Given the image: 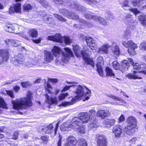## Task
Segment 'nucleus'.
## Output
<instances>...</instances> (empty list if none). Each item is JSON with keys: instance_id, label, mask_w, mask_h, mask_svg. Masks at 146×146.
<instances>
[{"instance_id": "f257e3e1", "label": "nucleus", "mask_w": 146, "mask_h": 146, "mask_svg": "<svg viewBox=\"0 0 146 146\" xmlns=\"http://www.w3.org/2000/svg\"><path fill=\"white\" fill-rule=\"evenodd\" d=\"M69 84H72V85L69 86L73 87V89L76 90L74 91V92L77 94L76 96H74L73 98L70 102H62L61 104L63 106H66L73 104L75 103L76 101L80 100L81 97L83 96L86 97V95L85 96V94L84 92V88L81 86H76V85L77 83L76 82H67Z\"/></svg>"}, {"instance_id": "f03ea898", "label": "nucleus", "mask_w": 146, "mask_h": 146, "mask_svg": "<svg viewBox=\"0 0 146 146\" xmlns=\"http://www.w3.org/2000/svg\"><path fill=\"white\" fill-rule=\"evenodd\" d=\"M32 98V94L29 92L26 97L13 101L12 103L14 108L17 110L22 109H25L27 107L32 106L33 105Z\"/></svg>"}, {"instance_id": "7ed1b4c3", "label": "nucleus", "mask_w": 146, "mask_h": 146, "mask_svg": "<svg viewBox=\"0 0 146 146\" xmlns=\"http://www.w3.org/2000/svg\"><path fill=\"white\" fill-rule=\"evenodd\" d=\"M73 49L76 56L78 57L82 56L85 61V63L87 64H89L92 67L94 66V63L92 59L90 58L88 56L91 53V52L88 50H80L79 47L78 45H74L73 46Z\"/></svg>"}, {"instance_id": "20e7f679", "label": "nucleus", "mask_w": 146, "mask_h": 146, "mask_svg": "<svg viewBox=\"0 0 146 146\" xmlns=\"http://www.w3.org/2000/svg\"><path fill=\"white\" fill-rule=\"evenodd\" d=\"M64 49L65 52H63L62 50L59 47L54 46L51 52L56 57H59L61 54L63 57L61 60L64 62L66 60H68L71 57L73 56V53L71 50L69 48H65Z\"/></svg>"}, {"instance_id": "39448f33", "label": "nucleus", "mask_w": 146, "mask_h": 146, "mask_svg": "<svg viewBox=\"0 0 146 146\" xmlns=\"http://www.w3.org/2000/svg\"><path fill=\"white\" fill-rule=\"evenodd\" d=\"M145 66L144 70L139 71H134L133 74H129L126 75V76L130 79H142L145 76H146V64L143 62L141 64Z\"/></svg>"}, {"instance_id": "423d86ee", "label": "nucleus", "mask_w": 146, "mask_h": 146, "mask_svg": "<svg viewBox=\"0 0 146 146\" xmlns=\"http://www.w3.org/2000/svg\"><path fill=\"white\" fill-rule=\"evenodd\" d=\"M47 39L60 43H62L64 41L66 44H68L71 42V40L69 37H62L59 33L56 34L54 36H48L47 37Z\"/></svg>"}, {"instance_id": "0eeeda50", "label": "nucleus", "mask_w": 146, "mask_h": 146, "mask_svg": "<svg viewBox=\"0 0 146 146\" xmlns=\"http://www.w3.org/2000/svg\"><path fill=\"white\" fill-rule=\"evenodd\" d=\"M122 44L125 47L129 48L128 51L129 54L132 55L136 54L135 49L137 48L138 47L136 44L134 43L132 40H130L127 42H123Z\"/></svg>"}, {"instance_id": "6e6552de", "label": "nucleus", "mask_w": 146, "mask_h": 146, "mask_svg": "<svg viewBox=\"0 0 146 146\" xmlns=\"http://www.w3.org/2000/svg\"><path fill=\"white\" fill-rule=\"evenodd\" d=\"M0 55L1 57L0 59V65H1L6 62L9 58V50L0 48Z\"/></svg>"}, {"instance_id": "1a4fd4ad", "label": "nucleus", "mask_w": 146, "mask_h": 146, "mask_svg": "<svg viewBox=\"0 0 146 146\" xmlns=\"http://www.w3.org/2000/svg\"><path fill=\"white\" fill-rule=\"evenodd\" d=\"M97 70L99 74L101 76L103 75L102 65L104 64L103 58L102 56L98 57L96 60Z\"/></svg>"}, {"instance_id": "9d476101", "label": "nucleus", "mask_w": 146, "mask_h": 146, "mask_svg": "<svg viewBox=\"0 0 146 146\" xmlns=\"http://www.w3.org/2000/svg\"><path fill=\"white\" fill-rule=\"evenodd\" d=\"M25 58L23 54H19L15 56L12 60L13 63L15 65L22 64H23Z\"/></svg>"}, {"instance_id": "9b49d317", "label": "nucleus", "mask_w": 146, "mask_h": 146, "mask_svg": "<svg viewBox=\"0 0 146 146\" xmlns=\"http://www.w3.org/2000/svg\"><path fill=\"white\" fill-rule=\"evenodd\" d=\"M86 41L87 45L89 46L92 50H96L97 49V45L95 41L92 38L88 36L86 37Z\"/></svg>"}, {"instance_id": "f8f14e48", "label": "nucleus", "mask_w": 146, "mask_h": 146, "mask_svg": "<svg viewBox=\"0 0 146 146\" xmlns=\"http://www.w3.org/2000/svg\"><path fill=\"white\" fill-rule=\"evenodd\" d=\"M77 144L76 139L73 136H71L68 137L64 146H76Z\"/></svg>"}, {"instance_id": "ddd939ff", "label": "nucleus", "mask_w": 146, "mask_h": 146, "mask_svg": "<svg viewBox=\"0 0 146 146\" xmlns=\"http://www.w3.org/2000/svg\"><path fill=\"white\" fill-rule=\"evenodd\" d=\"M97 141L98 146H107L106 139L104 135L98 137Z\"/></svg>"}, {"instance_id": "4468645a", "label": "nucleus", "mask_w": 146, "mask_h": 146, "mask_svg": "<svg viewBox=\"0 0 146 146\" xmlns=\"http://www.w3.org/2000/svg\"><path fill=\"white\" fill-rule=\"evenodd\" d=\"M45 96L46 97L45 102L46 103L50 105H51L52 104H57L58 100L56 97H50L47 94H46Z\"/></svg>"}, {"instance_id": "2eb2a0df", "label": "nucleus", "mask_w": 146, "mask_h": 146, "mask_svg": "<svg viewBox=\"0 0 146 146\" xmlns=\"http://www.w3.org/2000/svg\"><path fill=\"white\" fill-rule=\"evenodd\" d=\"M136 130V127L129 125L125 127L124 129V131L126 133L129 135H133L134 134Z\"/></svg>"}, {"instance_id": "dca6fc26", "label": "nucleus", "mask_w": 146, "mask_h": 146, "mask_svg": "<svg viewBox=\"0 0 146 146\" xmlns=\"http://www.w3.org/2000/svg\"><path fill=\"white\" fill-rule=\"evenodd\" d=\"M110 47V46L108 43L104 44L98 49V52L99 53L103 54H108V49Z\"/></svg>"}, {"instance_id": "f3484780", "label": "nucleus", "mask_w": 146, "mask_h": 146, "mask_svg": "<svg viewBox=\"0 0 146 146\" xmlns=\"http://www.w3.org/2000/svg\"><path fill=\"white\" fill-rule=\"evenodd\" d=\"M82 123V122L79 117H74L72 121V123L71 124L72 127H76V128L79 127V126Z\"/></svg>"}, {"instance_id": "a211bd4d", "label": "nucleus", "mask_w": 146, "mask_h": 146, "mask_svg": "<svg viewBox=\"0 0 146 146\" xmlns=\"http://www.w3.org/2000/svg\"><path fill=\"white\" fill-rule=\"evenodd\" d=\"M68 5L73 9H75L77 10L82 11V13L84 11V10H86L84 7H82L80 4L75 3L74 2H72L70 3V4Z\"/></svg>"}, {"instance_id": "6ab92c4d", "label": "nucleus", "mask_w": 146, "mask_h": 146, "mask_svg": "<svg viewBox=\"0 0 146 146\" xmlns=\"http://www.w3.org/2000/svg\"><path fill=\"white\" fill-rule=\"evenodd\" d=\"M53 128L52 125V124H50L46 127H40L39 131L44 132L47 134L51 133H52Z\"/></svg>"}, {"instance_id": "aec40b11", "label": "nucleus", "mask_w": 146, "mask_h": 146, "mask_svg": "<svg viewBox=\"0 0 146 146\" xmlns=\"http://www.w3.org/2000/svg\"><path fill=\"white\" fill-rule=\"evenodd\" d=\"M112 131L115 137H118L121 134V127L120 125H116L113 128Z\"/></svg>"}, {"instance_id": "412c9836", "label": "nucleus", "mask_w": 146, "mask_h": 146, "mask_svg": "<svg viewBox=\"0 0 146 146\" xmlns=\"http://www.w3.org/2000/svg\"><path fill=\"white\" fill-rule=\"evenodd\" d=\"M82 123H86L88 122L89 121H90L91 119L88 115V113L86 112L83 113L79 117Z\"/></svg>"}, {"instance_id": "4be33fe9", "label": "nucleus", "mask_w": 146, "mask_h": 146, "mask_svg": "<svg viewBox=\"0 0 146 146\" xmlns=\"http://www.w3.org/2000/svg\"><path fill=\"white\" fill-rule=\"evenodd\" d=\"M129 126L136 127L137 121L135 118L133 117H129L127 120Z\"/></svg>"}, {"instance_id": "5701e85b", "label": "nucleus", "mask_w": 146, "mask_h": 146, "mask_svg": "<svg viewBox=\"0 0 146 146\" xmlns=\"http://www.w3.org/2000/svg\"><path fill=\"white\" fill-rule=\"evenodd\" d=\"M131 15L128 14L124 17V21L125 24L127 25H133V23H135L131 20Z\"/></svg>"}, {"instance_id": "b1692460", "label": "nucleus", "mask_w": 146, "mask_h": 146, "mask_svg": "<svg viewBox=\"0 0 146 146\" xmlns=\"http://www.w3.org/2000/svg\"><path fill=\"white\" fill-rule=\"evenodd\" d=\"M71 124L67 122L63 123L60 126L61 130L63 131L70 130L72 127Z\"/></svg>"}, {"instance_id": "393cba45", "label": "nucleus", "mask_w": 146, "mask_h": 146, "mask_svg": "<svg viewBox=\"0 0 146 146\" xmlns=\"http://www.w3.org/2000/svg\"><path fill=\"white\" fill-rule=\"evenodd\" d=\"M108 111L104 110H100L97 112V115L102 119H104L108 114Z\"/></svg>"}, {"instance_id": "a878e982", "label": "nucleus", "mask_w": 146, "mask_h": 146, "mask_svg": "<svg viewBox=\"0 0 146 146\" xmlns=\"http://www.w3.org/2000/svg\"><path fill=\"white\" fill-rule=\"evenodd\" d=\"M129 66V65L127 60H124L122 61L120 67L121 71L123 72L124 71L128 70Z\"/></svg>"}, {"instance_id": "bb28decb", "label": "nucleus", "mask_w": 146, "mask_h": 146, "mask_svg": "<svg viewBox=\"0 0 146 146\" xmlns=\"http://www.w3.org/2000/svg\"><path fill=\"white\" fill-rule=\"evenodd\" d=\"M54 59L53 55L49 52H47L45 53L44 55V60L46 61L45 63L50 62Z\"/></svg>"}, {"instance_id": "cd10ccee", "label": "nucleus", "mask_w": 146, "mask_h": 146, "mask_svg": "<svg viewBox=\"0 0 146 146\" xmlns=\"http://www.w3.org/2000/svg\"><path fill=\"white\" fill-rule=\"evenodd\" d=\"M94 17V20L96 21H98L101 25L104 26H106L107 25V23L102 17L98 16L94 17Z\"/></svg>"}, {"instance_id": "c85d7f7f", "label": "nucleus", "mask_w": 146, "mask_h": 146, "mask_svg": "<svg viewBox=\"0 0 146 146\" xmlns=\"http://www.w3.org/2000/svg\"><path fill=\"white\" fill-rule=\"evenodd\" d=\"M115 121L113 119H106L104 121V123L106 124V127H110L111 126L113 125Z\"/></svg>"}, {"instance_id": "c756f323", "label": "nucleus", "mask_w": 146, "mask_h": 146, "mask_svg": "<svg viewBox=\"0 0 146 146\" xmlns=\"http://www.w3.org/2000/svg\"><path fill=\"white\" fill-rule=\"evenodd\" d=\"M4 28L5 30L10 33H14L15 30L14 27L12 25H8L5 26Z\"/></svg>"}, {"instance_id": "7c9ffc66", "label": "nucleus", "mask_w": 146, "mask_h": 146, "mask_svg": "<svg viewBox=\"0 0 146 146\" xmlns=\"http://www.w3.org/2000/svg\"><path fill=\"white\" fill-rule=\"evenodd\" d=\"M106 96L110 98L113 99H116L119 101L121 102L124 104L126 103L123 100L115 96L110 94H107Z\"/></svg>"}, {"instance_id": "2f4dec72", "label": "nucleus", "mask_w": 146, "mask_h": 146, "mask_svg": "<svg viewBox=\"0 0 146 146\" xmlns=\"http://www.w3.org/2000/svg\"><path fill=\"white\" fill-rule=\"evenodd\" d=\"M96 113V111L95 110H91L89 111V114L90 118L91 120L94 121L96 119L95 118V115Z\"/></svg>"}, {"instance_id": "473e14b6", "label": "nucleus", "mask_w": 146, "mask_h": 146, "mask_svg": "<svg viewBox=\"0 0 146 146\" xmlns=\"http://www.w3.org/2000/svg\"><path fill=\"white\" fill-rule=\"evenodd\" d=\"M112 52L115 56H117L120 54V50L119 47L115 46L112 49Z\"/></svg>"}, {"instance_id": "72a5a7b5", "label": "nucleus", "mask_w": 146, "mask_h": 146, "mask_svg": "<svg viewBox=\"0 0 146 146\" xmlns=\"http://www.w3.org/2000/svg\"><path fill=\"white\" fill-rule=\"evenodd\" d=\"M106 72L107 76L115 78V75L113 72L112 70L108 67L106 68Z\"/></svg>"}, {"instance_id": "f704fd0d", "label": "nucleus", "mask_w": 146, "mask_h": 146, "mask_svg": "<svg viewBox=\"0 0 146 146\" xmlns=\"http://www.w3.org/2000/svg\"><path fill=\"white\" fill-rule=\"evenodd\" d=\"M29 34L32 37H36L38 36V32L35 29L30 30L28 32Z\"/></svg>"}, {"instance_id": "c9c22d12", "label": "nucleus", "mask_w": 146, "mask_h": 146, "mask_svg": "<svg viewBox=\"0 0 146 146\" xmlns=\"http://www.w3.org/2000/svg\"><path fill=\"white\" fill-rule=\"evenodd\" d=\"M67 17L68 18L73 19H77L79 18L78 16L75 13L72 12H69L68 14L67 15Z\"/></svg>"}, {"instance_id": "e433bc0d", "label": "nucleus", "mask_w": 146, "mask_h": 146, "mask_svg": "<svg viewBox=\"0 0 146 146\" xmlns=\"http://www.w3.org/2000/svg\"><path fill=\"white\" fill-rule=\"evenodd\" d=\"M54 17L56 18L59 21L62 22H66V19L64 18L62 15L57 14H53Z\"/></svg>"}, {"instance_id": "4c0bfd02", "label": "nucleus", "mask_w": 146, "mask_h": 146, "mask_svg": "<svg viewBox=\"0 0 146 146\" xmlns=\"http://www.w3.org/2000/svg\"><path fill=\"white\" fill-rule=\"evenodd\" d=\"M43 20L47 24L51 23L54 22V19L52 18L48 17L47 15H46L43 18Z\"/></svg>"}, {"instance_id": "58836bf2", "label": "nucleus", "mask_w": 146, "mask_h": 146, "mask_svg": "<svg viewBox=\"0 0 146 146\" xmlns=\"http://www.w3.org/2000/svg\"><path fill=\"white\" fill-rule=\"evenodd\" d=\"M139 19L142 24L146 26V16L140 15L139 16Z\"/></svg>"}, {"instance_id": "ea45409f", "label": "nucleus", "mask_w": 146, "mask_h": 146, "mask_svg": "<svg viewBox=\"0 0 146 146\" xmlns=\"http://www.w3.org/2000/svg\"><path fill=\"white\" fill-rule=\"evenodd\" d=\"M21 4L18 3L16 4L14 6V10L15 12L20 13L21 12Z\"/></svg>"}, {"instance_id": "a19ab883", "label": "nucleus", "mask_w": 146, "mask_h": 146, "mask_svg": "<svg viewBox=\"0 0 146 146\" xmlns=\"http://www.w3.org/2000/svg\"><path fill=\"white\" fill-rule=\"evenodd\" d=\"M91 122L89 123V127L91 129L94 128H97L98 127V125L96 124V119L94 121L91 120Z\"/></svg>"}, {"instance_id": "79ce46f5", "label": "nucleus", "mask_w": 146, "mask_h": 146, "mask_svg": "<svg viewBox=\"0 0 146 146\" xmlns=\"http://www.w3.org/2000/svg\"><path fill=\"white\" fill-rule=\"evenodd\" d=\"M86 11L85 10H84V11L83 13L82 14L84 15V16L85 17L88 19H92L94 20V17H96L97 16L93 15L92 13H91L90 14H86L85 13Z\"/></svg>"}, {"instance_id": "37998d69", "label": "nucleus", "mask_w": 146, "mask_h": 146, "mask_svg": "<svg viewBox=\"0 0 146 146\" xmlns=\"http://www.w3.org/2000/svg\"><path fill=\"white\" fill-rule=\"evenodd\" d=\"M139 49L142 50L146 51V41L141 42L139 46Z\"/></svg>"}, {"instance_id": "c03bdc74", "label": "nucleus", "mask_w": 146, "mask_h": 146, "mask_svg": "<svg viewBox=\"0 0 146 146\" xmlns=\"http://www.w3.org/2000/svg\"><path fill=\"white\" fill-rule=\"evenodd\" d=\"M59 12L63 15L66 16L67 17L68 14L69 12L68 10L65 9H61L59 10Z\"/></svg>"}, {"instance_id": "a18cd8bd", "label": "nucleus", "mask_w": 146, "mask_h": 146, "mask_svg": "<svg viewBox=\"0 0 146 146\" xmlns=\"http://www.w3.org/2000/svg\"><path fill=\"white\" fill-rule=\"evenodd\" d=\"M119 64L117 61H114L112 63V66L113 68L116 70H118L119 68Z\"/></svg>"}, {"instance_id": "49530a36", "label": "nucleus", "mask_w": 146, "mask_h": 146, "mask_svg": "<svg viewBox=\"0 0 146 146\" xmlns=\"http://www.w3.org/2000/svg\"><path fill=\"white\" fill-rule=\"evenodd\" d=\"M23 10L25 11H27L30 10L32 9V7L29 4H25L23 5Z\"/></svg>"}, {"instance_id": "de8ad7c7", "label": "nucleus", "mask_w": 146, "mask_h": 146, "mask_svg": "<svg viewBox=\"0 0 146 146\" xmlns=\"http://www.w3.org/2000/svg\"><path fill=\"white\" fill-rule=\"evenodd\" d=\"M0 107L3 108L7 109V107L3 99L2 98H0Z\"/></svg>"}, {"instance_id": "09e8293b", "label": "nucleus", "mask_w": 146, "mask_h": 146, "mask_svg": "<svg viewBox=\"0 0 146 146\" xmlns=\"http://www.w3.org/2000/svg\"><path fill=\"white\" fill-rule=\"evenodd\" d=\"M79 21L80 23V25H81L82 24H86L87 25V26L89 27H91L92 26V24L88 23H87V22L86 21H85L83 19H79Z\"/></svg>"}, {"instance_id": "8fccbe9b", "label": "nucleus", "mask_w": 146, "mask_h": 146, "mask_svg": "<svg viewBox=\"0 0 146 146\" xmlns=\"http://www.w3.org/2000/svg\"><path fill=\"white\" fill-rule=\"evenodd\" d=\"M68 95V94L67 93H66L65 94L62 93L59 96L58 99L59 101H61L64 99Z\"/></svg>"}, {"instance_id": "3c124183", "label": "nucleus", "mask_w": 146, "mask_h": 146, "mask_svg": "<svg viewBox=\"0 0 146 146\" xmlns=\"http://www.w3.org/2000/svg\"><path fill=\"white\" fill-rule=\"evenodd\" d=\"M21 85L24 88L27 87L28 86H31L32 84L29 82L27 81L25 82H22L21 83Z\"/></svg>"}, {"instance_id": "603ef678", "label": "nucleus", "mask_w": 146, "mask_h": 146, "mask_svg": "<svg viewBox=\"0 0 146 146\" xmlns=\"http://www.w3.org/2000/svg\"><path fill=\"white\" fill-rule=\"evenodd\" d=\"M36 64L34 63L33 62H28L26 63V66H27L28 68L33 67Z\"/></svg>"}, {"instance_id": "864d4df0", "label": "nucleus", "mask_w": 146, "mask_h": 146, "mask_svg": "<svg viewBox=\"0 0 146 146\" xmlns=\"http://www.w3.org/2000/svg\"><path fill=\"white\" fill-rule=\"evenodd\" d=\"M4 41L7 45L11 46H12V44H13V40L7 38Z\"/></svg>"}, {"instance_id": "5fc2aeb1", "label": "nucleus", "mask_w": 146, "mask_h": 146, "mask_svg": "<svg viewBox=\"0 0 146 146\" xmlns=\"http://www.w3.org/2000/svg\"><path fill=\"white\" fill-rule=\"evenodd\" d=\"M133 67L134 69H135L137 70H139L141 68V65L137 63H133Z\"/></svg>"}, {"instance_id": "6e6d98bb", "label": "nucleus", "mask_w": 146, "mask_h": 146, "mask_svg": "<svg viewBox=\"0 0 146 146\" xmlns=\"http://www.w3.org/2000/svg\"><path fill=\"white\" fill-rule=\"evenodd\" d=\"M38 2H39L42 5L46 7L48 6V4L45 0H36Z\"/></svg>"}, {"instance_id": "4d7b16f0", "label": "nucleus", "mask_w": 146, "mask_h": 146, "mask_svg": "<svg viewBox=\"0 0 146 146\" xmlns=\"http://www.w3.org/2000/svg\"><path fill=\"white\" fill-rule=\"evenodd\" d=\"M38 2H39L42 5L46 7L48 6V4L45 0H36Z\"/></svg>"}, {"instance_id": "13d9d810", "label": "nucleus", "mask_w": 146, "mask_h": 146, "mask_svg": "<svg viewBox=\"0 0 146 146\" xmlns=\"http://www.w3.org/2000/svg\"><path fill=\"white\" fill-rule=\"evenodd\" d=\"M78 131L81 133H84L86 132V129L85 128L83 127L80 126L78 127Z\"/></svg>"}, {"instance_id": "bf43d9fd", "label": "nucleus", "mask_w": 146, "mask_h": 146, "mask_svg": "<svg viewBox=\"0 0 146 146\" xmlns=\"http://www.w3.org/2000/svg\"><path fill=\"white\" fill-rule=\"evenodd\" d=\"M81 146H87L88 144L86 140L84 139H81L80 140Z\"/></svg>"}, {"instance_id": "052dcab7", "label": "nucleus", "mask_w": 146, "mask_h": 146, "mask_svg": "<svg viewBox=\"0 0 146 146\" xmlns=\"http://www.w3.org/2000/svg\"><path fill=\"white\" fill-rule=\"evenodd\" d=\"M129 10H130L131 12L135 13L136 15L137 14L140 13V12L136 8H131L129 9Z\"/></svg>"}, {"instance_id": "680f3d73", "label": "nucleus", "mask_w": 146, "mask_h": 146, "mask_svg": "<svg viewBox=\"0 0 146 146\" xmlns=\"http://www.w3.org/2000/svg\"><path fill=\"white\" fill-rule=\"evenodd\" d=\"M41 139L44 143H46L48 140V138L45 136H42L41 137Z\"/></svg>"}, {"instance_id": "e2e57ef3", "label": "nucleus", "mask_w": 146, "mask_h": 146, "mask_svg": "<svg viewBox=\"0 0 146 146\" xmlns=\"http://www.w3.org/2000/svg\"><path fill=\"white\" fill-rule=\"evenodd\" d=\"M140 1L139 0H135L132 1V5L134 6H138L139 5Z\"/></svg>"}, {"instance_id": "0e129e2a", "label": "nucleus", "mask_w": 146, "mask_h": 146, "mask_svg": "<svg viewBox=\"0 0 146 146\" xmlns=\"http://www.w3.org/2000/svg\"><path fill=\"white\" fill-rule=\"evenodd\" d=\"M6 91L7 94L11 98H14V96L13 94V92H12L11 91L7 90Z\"/></svg>"}, {"instance_id": "69168bd1", "label": "nucleus", "mask_w": 146, "mask_h": 146, "mask_svg": "<svg viewBox=\"0 0 146 146\" xmlns=\"http://www.w3.org/2000/svg\"><path fill=\"white\" fill-rule=\"evenodd\" d=\"M19 42L17 40H13V43H12V46H13L15 47H16L19 45Z\"/></svg>"}, {"instance_id": "338daca9", "label": "nucleus", "mask_w": 146, "mask_h": 146, "mask_svg": "<svg viewBox=\"0 0 146 146\" xmlns=\"http://www.w3.org/2000/svg\"><path fill=\"white\" fill-rule=\"evenodd\" d=\"M19 132L18 131H15L13 134V138L14 140H16L18 139V136L19 135Z\"/></svg>"}, {"instance_id": "774afa93", "label": "nucleus", "mask_w": 146, "mask_h": 146, "mask_svg": "<svg viewBox=\"0 0 146 146\" xmlns=\"http://www.w3.org/2000/svg\"><path fill=\"white\" fill-rule=\"evenodd\" d=\"M128 1L127 0H126L123 2V4L122 5V7L124 9H125L124 8L125 7H129V5H128Z\"/></svg>"}]
</instances>
